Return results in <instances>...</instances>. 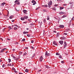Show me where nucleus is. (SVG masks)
<instances>
[{
    "label": "nucleus",
    "mask_w": 74,
    "mask_h": 74,
    "mask_svg": "<svg viewBox=\"0 0 74 74\" xmlns=\"http://www.w3.org/2000/svg\"><path fill=\"white\" fill-rule=\"evenodd\" d=\"M14 3H16V4H17V5H20V2H19V0H16L14 1Z\"/></svg>",
    "instance_id": "1"
},
{
    "label": "nucleus",
    "mask_w": 74,
    "mask_h": 74,
    "mask_svg": "<svg viewBox=\"0 0 74 74\" xmlns=\"http://www.w3.org/2000/svg\"><path fill=\"white\" fill-rule=\"evenodd\" d=\"M50 55V54L48 53V51H47L45 53V56H49Z\"/></svg>",
    "instance_id": "2"
},
{
    "label": "nucleus",
    "mask_w": 74,
    "mask_h": 74,
    "mask_svg": "<svg viewBox=\"0 0 74 74\" xmlns=\"http://www.w3.org/2000/svg\"><path fill=\"white\" fill-rule=\"evenodd\" d=\"M52 1H49V3L48 4V5H49V8H50L51 7V5H52Z\"/></svg>",
    "instance_id": "3"
},
{
    "label": "nucleus",
    "mask_w": 74,
    "mask_h": 74,
    "mask_svg": "<svg viewBox=\"0 0 74 74\" xmlns=\"http://www.w3.org/2000/svg\"><path fill=\"white\" fill-rule=\"evenodd\" d=\"M59 42L60 43V44H61V45H62L63 44V40H60L59 41Z\"/></svg>",
    "instance_id": "4"
},
{
    "label": "nucleus",
    "mask_w": 74,
    "mask_h": 74,
    "mask_svg": "<svg viewBox=\"0 0 74 74\" xmlns=\"http://www.w3.org/2000/svg\"><path fill=\"white\" fill-rule=\"evenodd\" d=\"M64 48L65 49L66 47H67V43H66V42H64Z\"/></svg>",
    "instance_id": "5"
},
{
    "label": "nucleus",
    "mask_w": 74,
    "mask_h": 74,
    "mask_svg": "<svg viewBox=\"0 0 74 74\" xmlns=\"http://www.w3.org/2000/svg\"><path fill=\"white\" fill-rule=\"evenodd\" d=\"M7 49L6 48H4V49H3L1 50V51H0V53H1L2 52H3L4 51H5V49Z\"/></svg>",
    "instance_id": "6"
},
{
    "label": "nucleus",
    "mask_w": 74,
    "mask_h": 74,
    "mask_svg": "<svg viewBox=\"0 0 74 74\" xmlns=\"http://www.w3.org/2000/svg\"><path fill=\"white\" fill-rule=\"evenodd\" d=\"M43 59V58H42V56H41L40 57V62H42Z\"/></svg>",
    "instance_id": "7"
},
{
    "label": "nucleus",
    "mask_w": 74,
    "mask_h": 74,
    "mask_svg": "<svg viewBox=\"0 0 74 74\" xmlns=\"http://www.w3.org/2000/svg\"><path fill=\"white\" fill-rule=\"evenodd\" d=\"M24 19H28V18H29V17H28V16H24Z\"/></svg>",
    "instance_id": "8"
},
{
    "label": "nucleus",
    "mask_w": 74,
    "mask_h": 74,
    "mask_svg": "<svg viewBox=\"0 0 74 74\" xmlns=\"http://www.w3.org/2000/svg\"><path fill=\"white\" fill-rule=\"evenodd\" d=\"M23 12H24V14H27L26 13V12H27V11L26 10H24Z\"/></svg>",
    "instance_id": "9"
},
{
    "label": "nucleus",
    "mask_w": 74,
    "mask_h": 74,
    "mask_svg": "<svg viewBox=\"0 0 74 74\" xmlns=\"http://www.w3.org/2000/svg\"><path fill=\"white\" fill-rule=\"evenodd\" d=\"M5 3L3 2L2 3H1V7H3L4 5H5Z\"/></svg>",
    "instance_id": "10"
},
{
    "label": "nucleus",
    "mask_w": 74,
    "mask_h": 74,
    "mask_svg": "<svg viewBox=\"0 0 74 74\" xmlns=\"http://www.w3.org/2000/svg\"><path fill=\"white\" fill-rule=\"evenodd\" d=\"M53 44H54V45H58L57 43H56V42L55 41H53Z\"/></svg>",
    "instance_id": "11"
},
{
    "label": "nucleus",
    "mask_w": 74,
    "mask_h": 74,
    "mask_svg": "<svg viewBox=\"0 0 74 74\" xmlns=\"http://www.w3.org/2000/svg\"><path fill=\"white\" fill-rule=\"evenodd\" d=\"M59 27L61 28H63V27H64V25H59Z\"/></svg>",
    "instance_id": "12"
},
{
    "label": "nucleus",
    "mask_w": 74,
    "mask_h": 74,
    "mask_svg": "<svg viewBox=\"0 0 74 74\" xmlns=\"http://www.w3.org/2000/svg\"><path fill=\"white\" fill-rule=\"evenodd\" d=\"M14 16L13 15H11L9 17L10 19H12L14 18Z\"/></svg>",
    "instance_id": "13"
},
{
    "label": "nucleus",
    "mask_w": 74,
    "mask_h": 74,
    "mask_svg": "<svg viewBox=\"0 0 74 74\" xmlns=\"http://www.w3.org/2000/svg\"><path fill=\"white\" fill-rule=\"evenodd\" d=\"M59 14L60 15H62V14H64V12H59Z\"/></svg>",
    "instance_id": "14"
},
{
    "label": "nucleus",
    "mask_w": 74,
    "mask_h": 74,
    "mask_svg": "<svg viewBox=\"0 0 74 74\" xmlns=\"http://www.w3.org/2000/svg\"><path fill=\"white\" fill-rule=\"evenodd\" d=\"M60 10H63V9H64V7H62L60 6Z\"/></svg>",
    "instance_id": "15"
},
{
    "label": "nucleus",
    "mask_w": 74,
    "mask_h": 74,
    "mask_svg": "<svg viewBox=\"0 0 74 74\" xmlns=\"http://www.w3.org/2000/svg\"><path fill=\"white\" fill-rule=\"evenodd\" d=\"M59 35H60V34H59V33L58 32L57 34V37H58L59 36Z\"/></svg>",
    "instance_id": "16"
},
{
    "label": "nucleus",
    "mask_w": 74,
    "mask_h": 74,
    "mask_svg": "<svg viewBox=\"0 0 74 74\" xmlns=\"http://www.w3.org/2000/svg\"><path fill=\"white\" fill-rule=\"evenodd\" d=\"M28 33V32H23V34H27Z\"/></svg>",
    "instance_id": "17"
},
{
    "label": "nucleus",
    "mask_w": 74,
    "mask_h": 74,
    "mask_svg": "<svg viewBox=\"0 0 74 74\" xmlns=\"http://www.w3.org/2000/svg\"><path fill=\"white\" fill-rule=\"evenodd\" d=\"M52 10H53L54 11H56V8L55 7V8H52Z\"/></svg>",
    "instance_id": "18"
},
{
    "label": "nucleus",
    "mask_w": 74,
    "mask_h": 74,
    "mask_svg": "<svg viewBox=\"0 0 74 74\" xmlns=\"http://www.w3.org/2000/svg\"><path fill=\"white\" fill-rule=\"evenodd\" d=\"M21 19L22 20V21H24L25 20V18H24V17H23L21 18Z\"/></svg>",
    "instance_id": "19"
},
{
    "label": "nucleus",
    "mask_w": 74,
    "mask_h": 74,
    "mask_svg": "<svg viewBox=\"0 0 74 74\" xmlns=\"http://www.w3.org/2000/svg\"><path fill=\"white\" fill-rule=\"evenodd\" d=\"M45 67H46V68H47V69H50V67H49L48 66L46 65V66H45Z\"/></svg>",
    "instance_id": "20"
},
{
    "label": "nucleus",
    "mask_w": 74,
    "mask_h": 74,
    "mask_svg": "<svg viewBox=\"0 0 74 74\" xmlns=\"http://www.w3.org/2000/svg\"><path fill=\"white\" fill-rule=\"evenodd\" d=\"M32 3H36V1L34 0H32Z\"/></svg>",
    "instance_id": "21"
},
{
    "label": "nucleus",
    "mask_w": 74,
    "mask_h": 74,
    "mask_svg": "<svg viewBox=\"0 0 74 74\" xmlns=\"http://www.w3.org/2000/svg\"><path fill=\"white\" fill-rule=\"evenodd\" d=\"M25 72H26V73H28L29 72V71L28 70V69H26L25 70Z\"/></svg>",
    "instance_id": "22"
},
{
    "label": "nucleus",
    "mask_w": 74,
    "mask_h": 74,
    "mask_svg": "<svg viewBox=\"0 0 74 74\" xmlns=\"http://www.w3.org/2000/svg\"><path fill=\"white\" fill-rule=\"evenodd\" d=\"M47 17V20H49V16H48Z\"/></svg>",
    "instance_id": "23"
},
{
    "label": "nucleus",
    "mask_w": 74,
    "mask_h": 74,
    "mask_svg": "<svg viewBox=\"0 0 74 74\" xmlns=\"http://www.w3.org/2000/svg\"><path fill=\"white\" fill-rule=\"evenodd\" d=\"M34 56H35V54H34L32 56V57L31 58H34Z\"/></svg>",
    "instance_id": "24"
},
{
    "label": "nucleus",
    "mask_w": 74,
    "mask_h": 74,
    "mask_svg": "<svg viewBox=\"0 0 74 74\" xmlns=\"http://www.w3.org/2000/svg\"><path fill=\"white\" fill-rule=\"evenodd\" d=\"M8 62L10 63V62H11V59H10V58H8Z\"/></svg>",
    "instance_id": "25"
},
{
    "label": "nucleus",
    "mask_w": 74,
    "mask_h": 74,
    "mask_svg": "<svg viewBox=\"0 0 74 74\" xmlns=\"http://www.w3.org/2000/svg\"><path fill=\"white\" fill-rule=\"evenodd\" d=\"M25 39L23 38V39L21 40V42H23V41H25Z\"/></svg>",
    "instance_id": "26"
},
{
    "label": "nucleus",
    "mask_w": 74,
    "mask_h": 74,
    "mask_svg": "<svg viewBox=\"0 0 74 74\" xmlns=\"http://www.w3.org/2000/svg\"><path fill=\"white\" fill-rule=\"evenodd\" d=\"M14 29L15 30H17V29H18V28L16 27H14Z\"/></svg>",
    "instance_id": "27"
},
{
    "label": "nucleus",
    "mask_w": 74,
    "mask_h": 74,
    "mask_svg": "<svg viewBox=\"0 0 74 74\" xmlns=\"http://www.w3.org/2000/svg\"><path fill=\"white\" fill-rule=\"evenodd\" d=\"M66 16H67L66 15H64L62 17V18H65V17H66Z\"/></svg>",
    "instance_id": "28"
},
{
    "label": "nucleus",
    "mask_w": 74,
    "mask_h": 74,
    "mask_svg": "<svg viewBox=\"0 0 74 74\" xmlns=\"http://www.w3.org/2000/svg\"><path fill=\"white\" fill-rule=\"evenodd\" d=\"M43 6L44 7H48V5H43Z\"/></svg>",
    "instance_id": "29"
},
{
    "label": "nucleus",
    "mask_w": 74,
    "mask_h": 74,
    "mask_svg": "<svg viewBox=\"0 0 74 74\" xmlns=\"http://www.w3.org/2000/svg\"><path fill=\"white\" fill-rule=\"evenodd\" d=\"M8 27L9 28V29L10 30H11V29H12V28L11 27V26H9Z\"/></svg>",
    "instance_id": "30"
},
{
    "label": "nucleus",
    "mask_w": 74,
    "mask_h": 74,
    "mask_svg": "<svg viewBox=\"0 0 74 74\" xmlns=\"http://www.w3.org/2000/svg\"><path fill=\"white\" fill-rule=\"evenodd\" d=\"M56 55H58L59 56V55H60V54H59V53H56Z\"/></svg>",
    "instance_id": "31"
},
{
    "label": "nucleus",
    "mask_w": 74,
    "mask_h": 74,
    "mask_svg": "<svg viewBox=\"0 0 74 74\" xmlns=\"http://www.w3.org/2000/svg\"><path fill=\"white\" fill-rule=\"evenodd\" d=\"M5 64H3L2 65V67H3V68H4V67H5Z\"/></svg>",
    "instance_id": "32"
},
{
    "label": "nucleus",
    "mask_w": 74,
    "mask_h": 74,
    "mask_svg": "<svg viewBox=\"0 0 74 74\" xmlns=\"http://www.w3.org/2000/svg\"><path fill=\"white\" fill-rule=\"evenodd\" d=\"M27 37H30V34H27Z\"/></svg>",
    "instance_id": "33"
},
{
    "label": "nucleus",
    "mask_w": 74,
    "mask_h": 74,
    "mask_svg": "<svg viewBox=\"0 0 74 74\" xmlns=\"http://www.w3.org/2000/svg\"><path fill=\"white\" fill-rule=\"evenodd\" d=\"M34 25V24L32 23H31L30 24V26H33Z\"/></svg>",
    "instance_id": "34"
},
{
    "label": "nucleus",
    "mask_w": 74,
    "mask_h": 74,
    "mask_svg": "<svg viewBox=\"0 0 74 74\" xmlns=\"http://www.w3.org/2000/svg\"><path fill=\"white\" fill-rule=\"evenodd\" d=\"M26 23H27V22H23V23H25V24H26Z\"/></svg>",
    "instance_id": "35"
},
{
    "label": "nucleus",
    "mask_w": 74,
    "mask_h": 74,
    "mask_svg": "<svg viewBox=\"0 0 74 74\" xmlns=\"http://www.w3.org/2000/svg\"><path fill=\"white\" fill-rule=\"evenodd\" d=\"M59 57L60 59V58H62V56H60Z\"/></svg>",
    "instance_id": "36"
},
{
    "label": "nucleus",
    "mask_w": 74,
    "mask_h": 74,
    "mask_svg": "<svg viewBox=\"0 0 74 74\" xmlns=\"http://www.w3.org/2000/svg\"><path fill=\"white\" fill-rule=\"evenodd\" d=\"M41 71V70H39L38 71V73H40Z\"/></svg>",
    "instance_id": "37"
},
{
    "label": "nucleus",
    "mask_w": 74,
    "mask_h": 74,
    "mask_svg": "<svg viewBox=\"0 0 74 74\" xmlns=\"http://www.w3.org/2000/svg\"><path fill=\"white\" fill-rule=\"evenodd\" d=\"M31 48H32V49H34V47L33 46H31Z\"/></svg>",
    "instance_id": "38"
},
{
    "label": "nucleus",
    "mask_w": 74,
    "mask_h": 74,
    "mask_svg": "<svg viewBox=\"0 0 74 74\" xmlns=\"http://www.w3.org/2000/svg\"><path fill=\"white\" fill-rule=\"evenodd\" d=\"M43 22L44 23H45L46 22V20H43Z\"/></svg>",
    "instance_id": "39"
},
{
    "label": "nucleus",
    "mask_w": 74,
    "mask_h": 74,
    "mask_svg": "<svg viewBox=\"0 0 74 74\" xmlns=\"http://www.w3.org/2000/svg\"><path fill=\"white\" fill-rule=\"evenodd\" d=\"M13 58H14V59H15V58H16V57H15V56H12Z\"/></svg>",
    "instance_id": "40"
},
{
    "label": "nucleus",
    "mask_w": 74,
    "mask_h": 74,
    "mask_svg": "<svg viewBox=\"0 0 74 74\" xmlns=\"http://www.w3.org/2000/svg\"><path fill=\"white\" fill-rule=\"evenodd\" d=\"M58 4H55L54 5V6L55 7H57V6H58Z\"/></svg>",
    "instance_id": "41"
},
{
    "label": "nucleus",
    "mask_w": 74,
    "mask_h": 74,
    "mask_svg": "<svg viewBox=\"0 0 74 74\" xmlns=\"http://www.w3.org/2000/svg\"><path fill=\"white\" fill-rule=\"evenodd\" d=\"M64 35H67V34L66 33H64Z\"/></svg>",
    "instance_id": "42"
},
{
    "label": "nucleus",
    "mask_w": 74,
    "mask_h": 74,
    "mask_svg": "<svg viewBox=\"0 0 74 74\" xmlns=\"http://www.w3.org/2000/svg\"><path fill=\"white\" fill-rule=\"evenodd\" d=\"M31 43H33V42H34V41H33V40H32L31 41Z\"/></svg>",
    "instance_id": "43"
},
{
    "label": "nucleus",
    "mask_w": 74,
    "mask_h": 74,
    "mask_svg": "<svg viewBox=\"0 0 74 74\" xmlns=\"http://www.w3.org/2000/svg\"><path fill=\"white\" fill-rule=\"evenodd\" d=\"M43 11L44 12H45L46 11V10H43Z\"/></svg>",
    "instance_id": "44"
},
{
    "label": "nucleus",
    "mask_w": 74,
    "mask_h": 74,
    "mask_svg": "<svg viewBox=\"0 0 74 74\" xmlns=\"http://www.w3.org/2000/svg\"><path fill=\"white\" fill-rule=\"evenodd\" d=\"M25 49H28V47H25Z\"/></svg>",
    "instance_id": "45"
},
{
    "label": "nucleus",
    "mask_w": 74,
    "mask_h": 74,
    "mask_svg": "<svg viewBox=\"0 0 74 74\" xmlns=\"http://www.w3.org/2000/svg\"><path fill=\"white\" fill-rule=\"evenodd\" d=\"M53 32H54V33H57V32H56V31H53Z\"/></svg>",
    "instance_id": "46"
},
{
    "label": "nucleus",
    "mask_w": 74,
    "mask_h": 74,
    "mask_svg": "<svg viewBox=\"0 0 74 74\" xmlns=\"http://www.w3.org/2000/svg\"><path fill=\"white\" fill-rule=\"evenodd\" d=\"M28 21H29V22H31V21L30 20V19H28Z\"/></svg>",
    "instance_id": "47"
},
{
    "label": "nucleus",
    "mask_w": 74,
    "mask_h": 74,
    "mask_svg": "<svg viewBox=\"0 0 74 74\" xmlns=\"http://www.w3.org/2000/svg\"><path fill=\"white\" fill-rule=\"evenodd\" d=\"M36 3H33V4H32V5H35V4H36Z\"/></svg>",
    "instance_id": "48"
},
{
    "label": "nucleus",
    "mask_w": 74,
    "mask_h": 74,
    "mask_svg": "<svg viewBox=\"0 0 74 74\" xmlns=\"http://www.w3.org/2000/svg\"><path fill=\"white\" fill-rule=\"evenodd\" d=\"M26 54H27V53H24V55H26Z\"/></svg>",
    "instance_id": "49"
},
{
    "label": "nucleus",
    "mask_w": 74,
    "mask_h": 74,
    "mask_svg": "<svg viewBox=\"0 0 74 74\" xmlns=\"http://www.w3.org/2000/svg\"><path fill=\"white\" fill-rule=\"evenodd\" d=\"M12 22H14V20H12Z\"/></svg>",
    "instance_id": "50"
},
{
    "label": "nucleus",
    "mask_w": 74,
    "mask_h": 74,
    "mask_svg": "<svg viewBox=\"0 0 74 74\" xmlns=\"http://www.w3.org/2000/svg\"><path fill=\"white\" fill-rule=\"evenodd\" d=\"M14 72L15 73H18V72H17L16 71H14Z\"/></svg>",
    "instance_id": "51"
},
{
    "label": "nucleus",
    "mask_w": 74,
    "mask_h": 74,
    "mask_svg": "<svg viewBox=\"0 0 74 74\" xmlns=\"http://www.w3.org/2000/svg\"><path fill=\"white\" fill-rule=\"evenodd\" d=\"M72 20H74V17H73L72 18Z\"/></svg>",
    "instance_id": "52"
},
{
    "label": "nucleus",
    "mask_w": 74,
    "mask_h": 74,
    "mask_svg": "<svg viewBox=\"0 0 74 74\" xmlns=\"http://www.w3.org/2000/svg\"><path fill=\"white\" fill-rule=\"evenodd\" d=\"M14 26H16V27H18V26L16 25H15Z\"/></svg>",
    "instance_id": "53"
},
{
    "label": "nucleus",
    "mask_w": 74,
    "mask_h": 74,
    "mask_svg": "<svg viewBox=\"0 0 74 74\" xmlns=\"http://www.w3.org/2000/svg\"><path fill=\"white\" fill-rule=\"evenodd\" d=\"M61 63H64V62L63 61H61Z\"/></svg>",
    "instance_id": "54"
},
{
    "label": "nucleus",
    "mask_w": 74,
    "mask_h": 74,
    "mask_svg": "<svg viewBox=\"0 0 74 74\" xmlns=\"http://www.w3.org/2000/svg\"><path fill=\"white\" fill-rule=\"evenodd\" d=\"M16 44H19V43L18 42H16Z\"/></svg>",
    "instance_id": "55"
},
{
    "label": "nucleus",
    "mask_w": 74,
    "mask_h": 74,
    "mask_svg": "<svg viewBox=\"0 0 74 74\" xmlns=\"http://www.w3.org/2000/svg\"><path fill=\"white\" fill-rule=\"evenodd\" d=\"M15 49H12V51H15Z\"/></svg>",
    "instance_id": "56"
},
{
    "label": "nucleus",
    "mask_w": 74,
    "mask_h": 74,
    "mask_svg": "<svg viewBox=\"0 0 74 74\" xmlns=\"http://www.w3.org/2000/svg\"><path fill=\"white\" fill-rule=\"evenodd\" d=\"M2 62V60H1L0 59V62Z\"/></svg>",
    "instance_id": "57"
},
{
    "label": "nucleus",
    "mask_w": 74,
    "mask_h": 74,
    "mask_svg": "<svg viewBox=\"0 0 74 74\" xmlns=\"http://www.w3.org/2000/svg\"><path fill=\"white\" fill-rule=\"evenodd\" d=\"M1 39L2 40V41H3V39L2 38H1Z\"/></svg>",
    "instance_id": "58"
},
{
    "label": "nucleus",
    "mask_w": 74,
    "mask_h": 74,
    "mask_svg": "<svg viewBox=\"0 0 74 74\" xmlns=\"http://www.w3.org/2000/svg\"><path fill=\"white\" fill-rule=\"evenodd\" d=\"M66 5H66V4H64L63 5L65 6H66Z\"/></svg>",
    "instance_id": "59"
},
{
    "label": "nucleus",
    "mask_w": 74,
    "mask_h": 74,
    "mask_svg": "<svg viewBox=\"0 0 74 74\" xmlns=\"http://www.w3.org/2000/svg\"><path fill=\"white\" fill-rule=\"evenodd\" d=\"M7 40H10V39H9V38H7Z\"/></svg>",
    "instance_id": "60"
},
{
    "label": "nucleus",
    "mask_w": 74,
    "mask_h": 74,
    "mask_svg": "<svg viewBox=\"0 0 74 74\" xmlns=\"http://www.w3.org/2000/svg\"><path fill=\"white\" fill-rule=\"evenodd\" d=\"M38 9V8L36 9V10H37Z\"/></svg>",
    "instance_id": "61"
},
{
    "label": "nucleus",
    "mask_w": 74,
    "mask_h": 74,
    "mask_svg": "<svg viewBox=\"0 0 74 74\" xmlns=\"http://www.w3.org/2000/svg\"><path fill=\"white\" fill-rule=\"evenodd\" d=\"M19 74H22V73H19Z\"/></svg>",
    "instance_id": "62"
},
{
    "label": "nucleus",
    "mask_w": 74,
    "mask_h": 74,
    "mask_svg": "<svg viewBox=\"0 0 74 74\" xmlns=\"http://www.w3.org/2000/svg\"><path fill=\"white\" fill-rule=\"evenodd\" d=\"M69 26H70V25H71V23H70L69 24Z\"/></svg>",
    "instance_id": "63"
},
{
    "label": "nucleus",
    "mask_w": 74,
    "mask_h": 74,
    "mask_svg": "<svg viewBox=\"0 0 74 74\" xmlns=\"http://www.w3.org/2000/svg\"><path fill=\"white\" fill-rule=\"evenodd\" d=\"M43 32H44V33H45V30H43Z\"/></svg>",
    "instance_id": "64"
}]
</instances>
